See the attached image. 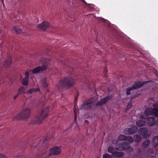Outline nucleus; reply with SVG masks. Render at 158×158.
<instances>
[{
	"label": "nucleus",
	"mask_w": 158,
	"mask_h": 158,
	"mask_svg": "<svg viewBox=\"0 0 158 158\" xmlns=\"http://www.w3.org/2000/svg\"><path fill=\"white\" fill-rule=\"evenodd\" d=\"M126 136H125L124 135H120L119 136L118 139V140L121 141L126 140L125 139H126Z\"/></svg>",
	"instance_id": "nucleus-28"
},
{
	"label": "nucleus",
	"mask_w": 158,
	"mask_h": 158,
	"mask_svg": "<svg viewBox=\"0 0 158 158\" xmlns=\"http://www.w3.org/2000/svg\"><path fill=\"white\" fill-rule=\"evenodd\" d=\"M153 145L155 147L158 146V136H155L152 140Z\"/></svg>",
	"instance_id": "nucleus-24"
},
{
	"label": "nucleus",
	"mask_w": 158,
	"mask_h": 158,
	"mask_svg": "<svg viewBox=\"0 0 158 158\" xmlns=\"http://www.w3.org/2000/svg\"><path fill=\"white\" fill-rule=\"evenodd\" d=\"M155 112H156V111L154 110V108H149L145 110V115H144L146 116L147 118L148 117L147 116L150 115H153L155 116Z\"/></svg>",
	"instance_id": "nucleus-14"
},
{
	"label": "nucleus",
	"mask_w": 158,
	"mask_h": 158,
	"mask_svg": "<svg viewBox=\"0 0 158 158\" xmlns=\"http://www.w3.org/2000/svg\"><path fill=\"white\" fill-rule=\"evenodd\" d=\"M41 85L44 87H46L48 86V84L47 83L46 79L44 78L41 79Z\"/></svg>",
	"instance_id": "nucleus-26"
},
{
	"label": "nucleus",
	"mask_w": 158,
	"mask_h": 158,
	"mask_svg": "<svg viewBox=\"0 0 158 158\" xmlns=\"http://www.w3.org/2000/svg\"><path fill=\"white\" fill-rule=\"evenodd\" d=\"M82 1L83 2H85V1H84V0H82Z\"/></svg>",
	"instance_id": "nucleus-42"
},
{
	"label": "nucleus",
	"mask_w": 158,
	"mask_h": 158,
	"mask_svg": "<svg viewBox=\"0 0 158 158\" xmlns=\"http://www.w3.org/2000/svg\"><path fill=\"white\" fill-rule=\"evenodd\" d=\"M138 132L140 135L143 136L144 137L147 138L149 136L148 133V130L146 128H140Z\"/></svg>",
	"instance_id": "nucleus-13"
},
{
	"label": "nucleus",
	"mask_w": 158,
	"mask_h": 158,
	"mask_svg": "<svg viewBox=\"0 0 158 158\" xmlns=\"http://www.w3.org/2000/svg\"><path fill=\"white\" fill-rule=\"evenodd\" d=\"M140 118L143 119H147L148 121L147 124L148 126H152L155 123V117H149L147 118L144 114H142L140 116Z\"/></svg>",
	"instance_id": "nucleus-8"
},
{
	"label": "nucleus",
	"mask_w": 158,
	"mask_h": 158,
	"mask_svg": "<svg viewBox=\"0 0 158 158\" xmlns=\"http://www.w3.org/2000/svg\"><path fill=\"white\" fill-rule=\"evenodd\" d=\"M151 142L149 140L146 139L142 143L143 147L144 148H146L150 145Z\"/></svg>",
	"instance_id": "nucleus-25"
},
{
	"label": "nucleus",
	"mask_w": 158,
	"mask_h": 158,
	"mask_svg": "<svg viewBox=\"0 0 158 158\" xmlns=\"http://www.w3.org/2000/svg\"><path fill=\"white\" fill-rule=\"evenodd\" d=\"M11 31L13 32H14L17 34H19L22 32L21 29L19 27L16 26L13 27Z\"/></svg>",
	"instance_id": "nucleus-18"
},
{
	"label": "nucleus",
	"mask_w": 158,
	"mask_h": 158,
	"mask_svg": "<svg viewBox=\"0 0 158 158\" xmlns=\"http://www.w3.org/2000/svg\"><path fill=\"white\" fill-rule=\"evenodd\" d=\"M146 119H143L140 120L136 122V125L139 127H141L144 126L145 124Z\"/></svg>",
	"instance_id": "nucleus-21"
},
{
	"label": "nucleus",
	"mask_w": 158,
	"mask_h": 158,
	"mask_svg": "<svg viewBox=\"0 0 158 158\" xmlns=\"http://www.w3.org/2000/svg\"><path fill=\"white\" fill-rule=\"evenodd\" d=\"M14 158H17V157H15ZM18 158H20V157H18Z\"/></svg>",
	"instance_id": "nucleus-43"
},
{
	"label": "nucleus",
	"mask_w": 158,
	"mask_h": 158,
	"mask_svg": "<svg viewBox=\"0 0 158 158\" xmlns=\"http://www.w3.org/2000/svg\"><path fill=\"white\" fill-rule=\"evenodd\" d=\"M18 93L19 94L22 93H26V92H25V88L24 86H22L20 87L18 91Z\"/></svg>",
	"instance_id": "nucleus-27"
},
{
	"label": "nucleus",
	"mask_w": 158,
	"mask_h": 158,
	"mask_svg": "<svg viewBox=\"0 0 158 158\" xmlns=\"http://www.w3.org/2000/svg\"><path fill=\"white\" fill-rule=\"evenodd\" d=\"M49 108V107L48 106L45 108L40 111L38 114L31 120L30 124L33 125L37 123H42L43 120L48 116Z\"/></svg>",
	"instance_id": "nucleus-1"
},
{
	"label": "nucleus",
	"mask_w": 158,
	"mask_h": 158,
	"mask_svg": "<svg viewBox=\"0 0 158 158\" xmlns=\"http://www.w3.org/2000/svg\"><path fill=\"white\" fill-rule=\"evenodd\" d=\"M107 70L106 69V68H105L104 71H103V73H104L105 74L106 73H107Z\"/></svg>",
	"instance_id": "nucleus-33"
},
{
	"label": "nucleus",
	"mask_w": 158,
	"mask_h": 158,
	"mask_svg": "<svg viewBox=\"0 0 158 158\" xmlns=\"http://www.w3.org/2000/svg\"><path fill=\"white\" fill-rule=\"evenodd\" d=\"M49 26V23L46 22H43L41 24H39L37 27L42 30H46Z\"/></svg>",
	"instance_id": "nucleus-15"
},
{
	"label": "nucleus",
	"mask_w": 158,
	"mask_h": 158,
	"mask_svg": "<svg viewBox=\"0 0 158 158\" xmlns=\"http://www.w3.org/2000/svg\"><path fill=\"white\" fill-rule=\"evenodd\" d=\"M135 98V96H134V97H132L131 98V100H132L133 99Z\"/></svg>",
	"instance_id": "nucleus-40"
},
{
	"label": "nucleus",
	"mask_w": 158,
	"mask_h": 158,
	"mask_svg": "<svg viewBox=\"0 0 158 158\" xmlns=\"http://www.w3.org/2000/svg\"><path fill=\"white\" fill-rule=\"evenodd\" d=\"M65 141H66V142L67 143H68L69 142H70V139H69V141H67V140H65Z\"/></svg>",
	"instance_id": "nucleus-37"
},
{
	"label": "nucleus",
	"mask_w": 158,
	"mask_h": 158,
	"mask_svg": "<svg viewBox=\"0 0 158 158\" xmlns=\"http://www.w3.org/2000/svg\"><path fill=\"white\" fill-rule=\"evenodd\" d=\"M94 100V98H91L87 102L84 103L81 105L80 108V109L83 110H88L91 109Z\"/></svg>",
	"instance_id": "nucleus-7"
},
{
	"label": "nucleus",
	"mask_w": 158,
	"mask_h": 158,
	"mask_svg": "<svg viewBox=\"0 0 158 158\" xmlns=\"http://www.w3.org/2000/svg\"><path fill=\"white\" fill-rule=\"evenodd\" d=\"M47 68V66L45 64H44L42 66H39L34 68L32 70V72L34 73H39L41 71L45 70Z\"/></svg>",
	"instance_id": "nucleus-12"
},
{
	"label": "nucleus",
	"mask_w": 158,
	"mask_h": 158,
	"mask_svg": "<svg viewBox=\"0 0 158 158\" xmlns=\"http://www.w3.org/2000/svg\"><path fill=\"white\" fill-rule=\"evenodd\" d=\"M149 81H144V82L137 81L135 82L131 87H128L126 89V94L127 96L129 95L131 93V91L134 89H136L141 87L144 85L145 84Z\"/></svg>",
	"instance_id": "nucleus-5"
},
{
	"label": "nucleus",
	"mask_w": 158,
	"mask_h": 158,
	"mask_svg": "<svg viewBox=\"0 0 158 158\" xmlns=\"http://www.w3.org/2000/svg\"><path fill=\"white\" fill-rule=\"evenodd\" d=\"M154 110L156 111V112H155V117H158V108L157 107L154 108Z\"/></svg>",
	"instance_id": "nucleus-30"
},
{
	"label": "nucleus",
	"mask_w": 158,
	"mask_h": 158,
	"mask_svg": "<svg viewBox=\"0 0 158 158\" xmlns=\"http://www.w3.org/2000/svg\"><path fill=\"white\" fill-rule=\"evenodd\" d=\"M114 153L112 156L114 157H122L124 156V153L123 152H118L116 151Z\"/></svg>",
	"instance_id": "nucleus-20"
},
{
	"label": "nucleus",
	"mask_w": 158,
	"mask_h": 158,
	"mask_svg": "<svg viewBox=\"0 0 158 158\" xmlns=\"http://www.w3.org/2000/svg\"><path fill=\"white\" fill-rule=\"evenodd\" d=\"M112 98V95L107 96L106 97L101 99L96 104V106H98L105 104L109 100L111 99Z\"/></svg>",
	"instance_id": "nucleus-10"
},
{
	"label": "nucleus",
	"mask_w": 158,
	"mask_h": 158,
	"mask_svg": "<svg viewBox=\"0 0 158 158\" xmlns=\"http://www.w3.org/2000/svg\"><path fill=\"white\" fill-rule=\"evenodd\" d=\"M2 3H3V0H2Z\"/></svg>",
	"instance_id": "nucleus-44"
},
{
	"label": "nucleus",
	"mask_w": 158,
	"mask_h": 158,
	"mask_svg": "<svg viewBox=\"0 0 158 158\" xmlns=\"http://www.w3.org/2000/svg\"><path fill=\"white\" fill-rule=\"evenodd\" d=\"M0 158H7V157L5 155L0 154Z\"/></svg>",
	"instance_id": "nucleus-31"
},
{
	"label": "nucleus",
	"mask_w": 158,
	"mask_h": 158,
	"mask_svg": "<svg viewBox=\"0 0 158 158\" xmlns=\"http://www.w3.org/2000/svg\"><path fill=\"white\" fill-rule=\"evenodd\" d=\"M78 98V96H77L76 97H75L74 99V101H76L77 100Z\"/></svg>",
	"instance_id": "nucleus-35"
},
{
	"label": "nucleus",
	"mask_w": 158,
	"mask_h": 158,
	"mask_svg": "<svg viewBox=\"0 0 158 158\" xmlns=\"http://www.w3.org/2000/svg\"><path fill=\"white\" fill-rule=\"evenodd\" d=\"M31 114V110L29 108H24L20 113L14 117V120H20L28 118L30 117Z\"/></svg>",
	"instance_id": "nucleus-4"
},
{
	"label": "nucleus",
	"mask_w": 158,
	"mask_h": 158,
	"mask_svg": "<svg viewBox=\"0 0 158 158\" xmlns=\"http://www.w3.org/2000/svg\"><path fill=\"white\" fill-rule=\"evenodd\" d=\"M75 80L70 77H66L60 80L56 86L60 90L64 89H69L72 87L75 83Z\"/></svg>",
	"instance_id": "nucleus-2"
},
{
	"label": "nucleus",
	"mask_w": 158,
	"mask_h": 158,
	"mask_svg": "<svg viewBox=\"0 0 158 158\" xmlns=\"http://www.w3.org/2000/svg\"><path fill=\"white\" fill-rule=\"evenodd\" d=\"M61 147H58L55 146L51 148L49 152V154L48 156L49 157L52 155H57L59 154L61 152Z\"/></svg>",
	"instance_id": "nucleus-6"
},
{
	"label": "nucleus",
	"mask_w": 158,
	"mask_h": 158,
	"mask_svg": "<svg viewBox=\"0 0 158 158\" xmlns=\"http://www.w3.org/2000/svg\"><path fill=\"white\" fill-rule=\"evenodd\" d=\"M126 140H128L130 143H132L134 141V139L131 136H126Z\"/></svg>",
	"instance_id": "nucleus-29"
},
{
	"label": "nucleus",
	"mask_w": 158,
	"mask_h": 158,
	"mask_svg": "<svg viewBox=\"0 0 158 158\" xmlns=\"http://www.w3.org/2000/svg\"><path fill=\"white\" fill-rule=\"evenodd\" d=\"M85 122L87 124H88L89 123V122L87 120H85Z\"/></svg>",
	"instance_id": "nucleus-38"
},
{
	"label": "nucleus",
	"mask_w": 158,
	"mask_h": 158,
	"mask_svg": "<svg viewBox=\"0 0 158 158\" xmlns=\"http://www.w3.org/2000/svg\"><path fill=\"white\" fill-rule=\"evenodd\" d=\"M19 94L18 93L17 95L15 96L14 97V99H15L18 97Z\"/></svg>",
	"instance_id": "nucleus-34"
},
{
	"label": "nucleus",
	"mask_w": 158,
	"mask_h": 158,
	"mask_svg": "<svg viewBox=\"0 0 158 158\" xmlns=\"http://www.w3.org/2000/svg\"><path fill=\"white\" fill-rule=\"evenodd\" d=\"M118 150V148L113 147L112 146H110L108 148L107 151L108 152L112 153V156L115 151Z\"/></svg>",
	"instance_id": "nucleus-19"
},
{
	"label": "nucleus",
	"mask_w": 158,
	"mask_h": 158,
	"mask_svg": "<svg viewBox=\"0 0 158 158\" xmlns=\"http://www.w3.org/2000/svg\"><path fill=\"white\" fill-rule=\"evenodd\" d=\"M156 123H157L158 125V119L156 121Z\"/></svg>",
	"instance_id": "nucleus-41"
},
{
	"label": "nucleus",
	"mask_w": 158,
	"mask_h": 158,
	"mask_svg": "<svg viewBox=\"0 0 158 158\" xmlns=\"http://www.w3.org/2000/svg\"><path fill=\"white\" fill-rule=\"evenodd\" d=\"M29 72L27 71L25 73V77L22 81V84L24 85H27L28 84Z\"/></svg>",
	"instance_id": "nucleus-16"
},
{
	"label": "nucleus",
	"mask_w": 158,
	"mask_h": 158,
	"mask_svg": "<svg viewBox=\"0 0 158 158\" xmlns=\"http://www.w3.org/2000/svg\"><path fill=\"white\" fill-rule=\"evenodd\" d=\"M134 140L135 142L139 143L142 140V137L139 135L136 134L134 136Z\"/></svg>",
	"instance_id": "nucleus-23"
},
{
	"label": "nucleus",
	"mask_w": 158,
	"mask_h": 158,
	"mask_svg": "<svg viewBox=\"0 0 158 158\" xmlns=\"http://www.w3.org/2000/svg\"><path fill=\"white\" fill-rule=\"evenodd\" d=\"M49 138L48 137H44L40 140V142L38 143L36 145L32 146V147L34 146V149L35 151H38V154L37 156L36 157V158H43V157L45 156V152H44L41 155L40 153V151L39 150L43 146L45 145V143L48 139Z\"/></svg>",
	"instance_id": "nucleus-3"
},
{
	"label": "nucleus",
	"mask_w": 158,
	"mask_h": 158,
	"mask_svg": "<svg viewBox=\"0 0 158 158\" xmlns=\"http://www.w3.org/2000/svg\"><path fill=\"white\" fill-rule=\"evenodd\" d=\"M12 59L11 57L10 56L7 59L5 60L4 63V66L6 68H9L11 65L12 62Z\"/></svg>",
	"instance_id": "nucleus-17"
},
{
	"label": "nucleus",
	"mask_w": 158,
	"mask_h": 158,
	"mask_svg": "<svg viewBox=\"0 0 158 158\" xmlns=\"http://www.w3.org/2000/svg\"><path fill=\"white\" fill-rule=\"evenodd\" d=\"M40 90L39 88L30 89L26 92V94H31L33 92H36Z\"/></svg>",
	"instance_id": "nucleus-22"
},
{
	"label": "nucleus",
	"mask_w": 158,
	"mask_h": 158,
	"mask_svg": "<svg viewBox=\"0 0 158 158\" xmlns=\"http://www.w3.org/2000/svg\"><path fill=\"white\" fill-rule=\"evenodd\" d=\"M71 69L73 71L74 70V69L73 68H71Z\"/></svg>",
	"instance_id": "nucleus-39"
},
{
	"label": "nucleus",
	"mask_w": 158,
	"mask_h": 158,
	"mask_svg": "<svg viewBox=\"0 0 158 158\" xmlns=\"http://www.w3.org/2000/svg\"><path fill=\"white\" fill-rule=\"evenodd\" d=\"M45 61L46 62H47V61L46 60H45Z\"/></svg>",
	"instance_id": "nucleus-45"
},
{
	"label": "nucleus",
	"mask_w": 158,
	"mask_h": 158,
	"mask_svg": "<svg viewBox=\"0 0 158 158\" xmlns=\"http://www.w3.org/2000/svg\"><path fill=\"white\" fill-rule=\"evenodd\" d=\"M137 128L135 127L126 128L123 131L124 133L127 135H132L136 132Z\"/></svg>",
	"instance_id": "nucleus-11"
},
{
	"label": "nucleus",
	"mask_w": 158,
	"mask_h": 158,
	"mask_svg": "<svg viewBox=\"0 0 158 158\" xmlns=\"http://www.w3.org/2000/svg\"><path fill=\"white\" fill-rule=\"evenodd\" d=\"M131 106H132V105L131 104V103L128 104L127 105V109H130L131 108Z\"/></svg>",
	"instance_id": "nucleus-32"
},
{
	"label": "nucleus",
	"mask_w": 158,
	"mask_h": 158,
	"mask_svg": "<svg viewBox=\"0 0 158 158\" xmlns=\"http://www.w3.org/2000/svg\"><path fill=\"white\" fill-rule=\"evenodd\" d=\"M130 144L127 143L122 142L121 143H119L118 149L119 150L123 151L130 149L131 152L133 151V149L131 148Z\"/></svg>",
	"instance_id": "nucleus-9"
},
{
	"label": "nucleus",
	"mask_w": 158,
	"mask_h": 158,
	"mask_svg": "<svg viewBox=\"0 0 158 158\" xmlns=\"http://www.w3.org/2000/svg\"><path fill=\"white\" fill-rule=\"evenodd\" d=\"M74 112L75 113V118L74 119L75 120L76 119V113L75 112V110H74Z\"/></svg>",
	"instance_id": "nucleus-36"
}]
</instances>
